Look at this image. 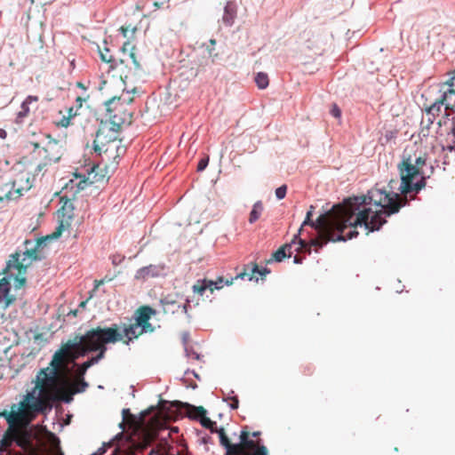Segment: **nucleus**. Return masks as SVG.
Masks as SVG:
<instances>
[{"mask_svg": "<svg viewBox=\"0 0 455 455\" xmlns=\"http://www.w3.org/2000/svg\"><path fill=\"white\" fill-rule=\"evenodd\" d=\"M397 180H391L389 190L372 188L365 196H355L345 200L343 204L333 206L327 213L320 215L316 221L311 220L314 206H310L305 220L297 235H300L303 227L311 226L318 232V237L306 242L298 237L297 252L311 253V247H323L328 242L346 241L358 235L355 228L363 226L369 232L379 230L387 221L382 215L390 216L399 212L406 204V197L393 191Z\"/></svg>", "mask_w": 455, "mask_h": 455, "instance_id": "obj_1", "label": "nucleus"}, {"mask_svg": "<svg viewBox=\"0 0 455 455\" xmlns=\"http://www.w3.org/2000/svg\"><path fill=\"white\" fill-rule=\"evenodd\" d=\"M68 348L65 345L55 352L49 365L40 369L33 379L34 387L17 403L11 405L12 419L31 423L38 415H47L58 403L62 385L68 383Z\"/></svg>", "mask_w": 455, "mask_h": 455, "instance_id": "obj_2", "label": "nucleus"}, {"mask_svg": "<svg viewBox=\"0 0 455 455\" xmlns=\"http://www.w3.org/2000/svg\"><path fill=\"white\" fill-rule=\"evenodd\" d=\"M132 101V97H112L106 101V120L101 122L93 141L94 150L109 154L121 148L118 132L124 125H130L132 121V112L128 108Z\"/></svg>", "mask_w": 455, "mask_h": 455, "instance_id": "obj_3", "label": "nucleus"}, {"mask_svg": "<svg viewBox=\"0 0 455 455\" xmlns=\"http://www.w3.org/2000/svg\"><path fill=\"white\" fill-rule=\"evenodd\" d=\"M427 155L415 151L411 154L406 148L403 152V160L398 164L401 176L399 190L402 194L407 195L411 192H419L426 186V179L421 173L422 167L426 164Z\"/></svg>", "mask_w": 455, "mask_h": 455, "instance_id": "obj_4", "label": "nucleus"}, {"mask_svg": "<svg viewBox=\"0 0 455 455\" xmlns=\"http://www.w3.org/2000/svg\"><path fill=\"white\" fill-rule=\"evenodd\" d=\"M119 327L117 324H113L110 327L101 328L96 327L87 331L84 334V346L81 347V355H85L90 352L98 351L95 356H92L85 363V366L89 368L97 363L100 360L105 357L107 351L106 345L108 343H116L119 341Z\"/></svg>", "mask_w": 455, "mask_h": 455, "instance_id": "obj_5", "label": "nucleus"}, {"mask_svg": "<svg viewBox=\"0 0 455 455\" xmlns=\"http://www.w3.org/2000/svg\"><path fill=\"white\" fill-rule=\"evenodd\" d=\"M48 237L37 239L35 247H28L32 243L28 240L25 241L26 251L22 255L20 252L11 254L9 260L6 263L3 273L8 275L9 277H13L16 283L15 288H21L26 283L27 268L31 265L32 261L40 259L38 255V248L44 243Z\"/></svg>", "mask_w": 455, "mask_h": 455, "instance_id": "obj_6", "label": "nucleus"}, {"mask_svg": "<svg viewBox=\"0 0 455 455\" xmlns=\"http://www.w3.org/2000/svg\"><path fill=\"white\" fill-rule=\"evenodd\" d=\"M28 143L34 148V158L37 161L35 172L41 173L42 176L49 166L58 163L63 156L62 144L48 134L42 133L37 139L29 140Z\"/></svg>", "mask_w": 455, "mask_h": 455, "instance_id": "obj_7", "label": "nucleus"}, {"mask_svg": "<svg viewBox=\"0 0 455 455\" xmlns=\"http://www.w3.org/2000/svg\"><path fill=\"white\" fill-rule=\"evenodd\" d=\"M449 75L450 78L439 84L440 97L426 108L429 115L438 117L443 111V107H444L443 119H447L451 115H454L451 119V135L455 140V70L450 72Z\"/></svg>", "mask_w": 455, "mask_h": 455, "instance_id": "obj_8", "label": "nucleus"}, {"mask_svg": "<svg viewBox=\"0 0 455 455\" xmlns=\"http://www.w3.org/2000/svg\"><path fill=\"white\" fill-rule=\"evenodd\" d=\"M156 315V310L150 306H141L134 312L135 322L131 324H124L122 332L119 331V341L129 345L133 339L144 333H151L155 327L149 323L152 316Z\"/></svg>", "mask_w": 455, "mask_h": 455, "instance_id": "obj_9", "label": "nucleus"}, {"mask_svg": "<svg viewBox=\"0 0 455 455\" xmlns=\"http://www.w3.org/2000/svg\"><path fill=\"white\" fill-rule=\"evenodd\" d=\"M89 369L85 366V363L81 364L76 372V378L71 381L68 378V383L62 385V388L58 397V403H70L73 401L74 395L84 392L88 387V383L84 377Z\"/></svg>", "mask_w": 455, "mask_h": 455, "instance_id": "obj_10", "label": "nucleus"}, {"mask_svg": "<svg viewBox=\"0 0 455 455\" xmlns=\"http://www.w3.org/2000/svg\"><path fill=\"white\" fill-rule=\"evenodd\" d=\"M236 447L232 455H267V450L264 445H258L254 440L250 439V433L247 430H242L240 434L239 443H235Z\"/></svg>", "mask_w": 455, "mask_h": 455, "instance_id": "obj_11", "label": "nucleus"}, {"mask_svg": "<svg viewBox=\"0 0 455 455\" xmlns=\"http://www.w3.org/2000/svg\"><path fill=\"white\" fill-rule=\"evenodd\" d=\"M39 174L40 173H37L35 171L33 173H30L27 171L19 172L15 177L11 180L13 187L12 198L18 199L23 196L24 193L30 190L33 187L35 177Z\"/></svg>", "mask_w": 455, "mask_h": 455, "instance_id": "obj_12", "label": "nucleus"}, {"mask_svg": "<svg viewBox=\"0 0 455 455\" xmlns=\"http://www.w3.org/2000/svg\"><path fill=\"white\" fill-rule=\"evenodd\" d=\"M269 272L270 271L267 268H259L257 263L251 262L245 265L243 267V270L238 273L234 279H244L247 277L249 281L255 280L258 282L259 278L256 276V274H259L261 278H264Z\"/></svg>", "mask_w": 455, "mask_h": 455, "instance_id": "obj_13", "label": "nucleus"}, {"mask_svg": "<svg viewBox=\"0 0 455 455\" xmlns=\"http://www.w3.org/2000/svg\"><path fill=\"white\" fill-rule=\"evenodd\" d=\"M224 279L219 277L217 281H212L207 279L198 280L192 287L195 293L203 295L206 290H209L212 293L214 290H220L223 287Z\"/></svg>", "mask_w": 455, "mask_h": 455, "instance_id": "obj_14", "label": "nucleus"}, {"mask_svg": "<svg viewBox=\"0 0 455 455\" xmlns=\"http://www.w3.org/2000/svg\"><path fill=\"white\" fill-rule=\"evenodd\" d=\"M38 100L39 99L37 96L32 95H29L26 98L20 106V110L17 113L18 122H22L24 118L28 117L31 112H35L38 108Z\"/></svg>", "mask_w": 455, "mask_h": 455, "instance_id": "obj_15", "label": "nucleus"}, {"mask_svg": "<svg viewBox=\"0 0 455 455\" xmlns=\"http://www.w3.org/2000/svg\"><path fill=\"white\" fill-rule=\"evenodd\" d=\"M298 237H299V235H294L291 242L289 243L283 244L277 251H275L272 254V258L268 260V262H271L273 260H275L276 262H281L286 257H288V258L291 257V254H292L291 248L294 244H298Z\"/></svg>", "mask_w": 455, "mask_h": 455, "instance_id": "obj_16", "label": "nucleus"}, {"mask_svg": "<svg viewBox=\"0 0 455 455\" xmlns=\"http://www.w3.org/2000/svg\"><path fill=\"white\" fill-rule=\"evenodd\" d=\"M160 302L161 305L163 306V309L165 314H174L179 311H181L184 314H188V308L190 306L189 300H187L186 303L181 306L178 304L175 300L171 299L169 297L163 298Z\"/></svg>", "mask_w": 455, "mask_h": 455, "instance_id": "obj_17", "label": "nucleus"}, {"mask_svg": "<svg viewBox=\"0 0 455 455\" xmlns=\"http://www.w3.org/2000/svg\"><path fill=\"white\" fill-rule=\"evenodd\" d=\"M303 38V52H314L317 54V51L320 49L318 42L315 38V35L312 30H304L301 34Z\"/></svg>", "mask_w": 455, "mask_h": 455, "instance_id": "obj_18", "label": "nucleus"}, {"mask_svg": "<svg viewBox=\"0 0 455 455\" xmlns=\"http://www.w3.org/2000/svg\"><path fill=\"white\" fill-rule=\"evenodd\" d=\"M65 345V348H68V355L67 356L68 363L74 362L80 355L82 346H84V335L80 336L79 341H71L68 340Z\"/></svg>", "mask_w": 455, "mask_h": 455, "instance_id": "obj_19", "label": "nucleus"}, {"mask_svg": "<svg viewBox=\"0 0 455 455\" xmlns=\"http://www.w3.org/2000/svg\"><path fill=\"white\" fill-rule=\"evenodd\" d=\"M170 406L174 407L176 409H179L180 407H186L188 409L189 417L195 419H200L202 417L206 415V410L202 406L196 407L193 405H189L188 403H182L181 402L179 401L172 402L170 403Z\"/></svg>", "mask_w": 455, "mask_h": 455, "instance_id": "obj_20", "label": "nucleus"}, {"mask_svg": "<svg viewBox=\"0 0 455 455\" xmlns=\"http://www.w3.org/2000/svg\"><path fill=\"white\" fill-rule=\"evenodd\" d=\"M11 284L7 277L0 279V304L4 301V307L13 303L15 298L10 295Z\"/></svg>", "mask_w": 455, "mask_h": 455, "instance_id": "obj_21", "label": "nucleus"}, {"mask_svg": "<svg viewBox=\"0 0 455 455\" xmlns=\"http://www.w3.org/2000/svg\"><path fill=\"white\" fill-rule=\"evenodd\" d=\"M162 271L163 267L156 265H149L140 268L136 272L135 278L138 280H146L151 277H156L160 275Z\"/></svg>", "mask_w": 455, "mask_h": 455, "instance_id": "obj_22", "label": "nucleus"}, {"mask_svg": "<svg viewBox=\"0 0 455 455\" xmlns=\"http://www.w3.org/2000/svg\"><path fill=\"white\" fill-rule=\"evenodd\" d=\"M217 434L219 435L220 445L226 449L225 455H232L236 447H234L235 443H231L230 439L226 435L224 428L220 427L217 431Z\"/></svg>", "mask_w": 455, "mask_h": 455, "instance_id": "obj_23", "label": "nucleus"}, {"mask_svg": "<svg viewBox=\"0 0 455 455\" xmlns=\"http://www.w3.org/2000/svg\"><path fill=\"white\" fill-rule=\"evenodd\" d=\"M12 191L13 187L12 181L0 182V202L4 199L7 200H15L16 198H12Z\"/></svg>", "mask_w": 455, "mask_h": 455, "instance_id": "obj_24", "label": "nucleus"}, {"mask_svg": "<svg viewBox=\"0 0 455 455\" xmlns=\"http://www.w3.org/2000/svg\"><path fill=\"white\" fill-rule=\"evenodd\" d=\"M264 206L261 201H258L253 204L252 210L250 212L249 222L251 224L256 222L261 216Z\"/></svg>", "mask_w": 455, "mask_h": 455, "instance_id": "obj_25", "label": "nucleus"}, {"mask_svg": "<svg viewBox=\"0 0 455 455\" xmlns=\"http://www.w3.org/2000/svg\"><path fill=\"white\" fill-rule=\"evenodd\" d=\"M235 15L236 11L235 7L231 4H227L223 15V22L228 26H231L234 23Z\"/></svg>", "mask_w": 455, "mask_h": 455, "instance_id": "obj_26", "label": "nucleus"}, {"mask_svg": "<svg viewBox=\"0 0 455 455\" xmlns=\"http://www.w3.org/2000/svg\"><path fill=\"white\" fill-rule=\"evenodd\" d=\"M254 81L259 89H266L269 84V78L267 73L259 72L256 74Z\"/></svg>", "mask_w": 455, "mask_h": 455, "instance_id": "obj_27", "label": "nucleus"}, {"mask_svg": "<svg viewBox=\"0 0 455 455\" xmlns=\"http://www.w3.org/2000/svg\"><path fill=\"white\" fill-rule=\"evenodd\" d=\"M73 211H74L73 203L70 200H66L60 209L62 217L67 218V220L72 219L73 218Z\"/></svg>", "mask_w": 455, "mask_h": 455, "instance_id": "obj_28", "label": "nucleus"}, {"mask_svg": "<svg viewBox=\"0 0 455 455\" xmlns=\"http://www.w3.org/2000/svg\"><path fill=\"white\" fill-rule=\"evenodd\" d=\"M100 55L102 61L110 63L111 68H114L116 66L115 60L113 59L112 55L109 52V50L108 48H104L103 50H100Z\"/></svg>", "mask_w": 455, "mask_h": 455, "instance_id": "obj_29", "label": "nucleus"}, {"mask_svg": "<svg viewBox=\"0 0 455 455\" xmlns=\"http://www.w3.org/2000/svg\"><path fill=\"white\" fill-rule=\"evenodd\" d=\"M287 187L286 185H283L275 189V196L277 199H283L286 196Z\"/></svg>", "mask_w": 455, "mask_h": 455, "instance_id": "obj_30", "label": "nucleus"}, {"mask_svg": "<svg viewBox=\"0 0 455 455\" xmlns=\"http://www.w3.org/2000/svg\"><path fill=\"white\" fill-rule=\"evenodd\" d=\"M224 400L226 402L228 401H231V403H229V406L231 409L235 410V409H237L238 408V405H239V400H238V397L236 395H234V396H227L224 398Z\"/></svg>", "mask_w": 455, "mask_h": 455, "instance_id": "obj_31", "label": "nucleus"}, {"mask_svg": "<svg viewBox=\"0 0 455 455\" xmlns=\"http://www.w3.org/2000/svg\"><path fill=\"white\" fill-rule=\"evenodd\" d=\"M200 423L205 428L211 427H212V425H216V422L211 420L209 418L206 417V415L200 419Z\"/></svg>", "mask_w": 455, "mask_h": 455, "instance_id": "obj_32", "label": "nucleus"}, {"mask_svg": "<svg viewBox=\"0 0 455 455\" xmlns=\"http://www.w3.org/2000/svg\"><path fill=\"white\" fill-rule=\"evenodd\" d=\"M68 114H69L68 117V118L64 117L61 121V124L63 126H68L69 124V119L77 115L76 110H74V108H69Z\"/></svg>", "mask_w": 455, "mask_h": 455, "instance_id": "obj_33", "label": "nucleus"}, {"mask_svg": "<svg viewBox=\"0 0 455 455\" xmlns=\"http://www.w3.org/2000/svg\"><path fill=\"white\" fill-rule=\"evenodd\" d=\"M92 182H88L86 179H83L76 183V186L77 187V190H83L88 185H90Z\"/></svg>", "mask_w": 455, "mask_h": 455, "instance_id": "obj_34", "label": "nucleus"}, {"mask_svg": "<svg viewBox=\"0 0 455 455\" xmlns=\"http://www.w3.org/2000/svg\"><path fill=\"white\" fill-rule=\"evenodd\" d=\"M208 163H209L208 157L201 159L197 165V171H199V172L204 171L206 168V166L208 165Z\"/></svg>", "mask_w": 455, "mask_h": 455, "instance_id": "obj_35", "label": "nucleus"}, {"mask_svg": "<svg viewBox=\"0 0 455 455\" xmlns=\"http://www.w3.org/2000/svg\"><path fill=\"white\" fill-rule=\"evenodd\" d=\"M425 117L427 120V126H429L430 124H433L436 119L435 116L429 115L428 110L427 108H426V112H425Z\"/></svg>", "mask_w": 455, "mask_h": 455, "instance_id": "obj_36", "label": "nucleus"}, {"mask_svg": "<svg viewBox=\"0 0 455 455\" xmlns=\"http://www.w3.org/2000/svg\"><path fill=\"white\" fill-rule=\"evenodd\" d=\"M331 113L336 118H339L341 116V111L336 104L332 106Z\"/></svg>", "mask_w": 455, "mask_h": 455, "instance_id": "obj_37", "label": "nucleus"}, {"mask_svg": "<svg viewBox=\"0 0 455 455\" xmlns=\"http://www.w3.org/2000/svg\"><path fill=\"white\" fill-rule=\"evenodd\" d=\"M87 98H88V96H86V97L77 96L76 99V108H80L83 106V102L85 101Z\"/></svg>", "mask_w": 455, "mask_h": 455, "instance_id": "obj_38", "label": "nucleus"}, {"mask_svg": "<svg viewBox=\"0 0 455 455\" xmlns=\"http://www.w3.org/2000/svg\"><path fill=\"white\" fill-rule=\"evenodd\" d=\"M136 449H132L129 451H125L124 450H120V455H135Z\"/></svg>", "mask_w": 455, "mask_h": 455, "instance_id": "obj_39", "label": "nucleus"}, {"mask_svg": "<svg viewBox=\"0 0 455 455\" xmlns=\"http://www.w3.org/2000/svg\"><path fill=\"white\" fill-rule=\"evenodd\" d=\"M106 452V447L105 446H102L100 448H99L94 453H92V455H103L104 453Z\"/></svg>", "mask_w": 455, "mask_h": 455, "instance_id": "obj_40", "label": "nucleus"}, {"mask_svg": "<svg viewBox=\"0 0 455 455\" xmlns=\"http://www.w3.org/2000/svg\"><path fill=\"white\" fill-rule=\"evenodd\" d=\"M62 224H60V226L57 228V230L52 234V237H58L61 234V229H62Z\"/></svg>", "mask_w": 455, "mask_h": 455, "instance_id": "obj_41", "label": "nucleus"}, {"mask_svg": "<svg viewBox=\"0 0 455 455\" xmlns=\"http://www.w3.org/2000/svg\"><path fill=\"white\" fill-rule=\"evenodd\" d=\"M131 59L132 60L133 64L135 65L136 68H140V64L135 59V55L133 52L130 54Z\"/></svg>", "mask_w": 455, "mask_h": 455, "instance_id": "obj_42", "label": "nucleus"}, {"mask_svg": "<svg viewBox=\"0 0 455 455\" xmlns=\"http://www.w3.org/2000/svg\"><path fill=\"white\" fill-rule=\"evenodd\" d=\"M6 132L4 129H0V139L4 140L6 138Z\"/></svg>", "mask_w": 455, "mask_h": 455, "instance_id": "obj_43", "label": "nucleus"}, {"mask_svg": "<svg viewBox=\"0 0 455 455\" xmlns=\"http://www.w3.org/2000/svg\"><path fill=\"white\" fill-rule=\"evenodd\" d=\"M208 429L212 432V433H217V431L220 429L217 427V424L216 425H212V427H208Z\"/></svg>", "mask_w": 455, "mask_h": 455, "instance_id": "obj_44", "label": "nucleus"}, {"mask_svg": "<svg viewBox=\"0 0 455 455\" xmlns=\"http://www.w3.org/2000/svg\"><path fill=\"white\" fill-rule=\"evenodd\" d=\"M294 262L299 264V263H301L302 262V259L300 257H299L298 255H296L294 257Z\"/></svg>", "mask_w": 455, "mask_h": 455, "instance_id": "obj_45", "label": "nucleus"}, {"mask_svg": "<svg viewBox=\"0 0 455 455\" xmlns=\"http://www.w3.org/2000/svg\"><path fill=\"white\" fill-rule=\"evenodd\" d=\"M76 86H77V87H79V88H82V89H84V90H85V89H86V88H85V86L84 85V84H83V83H81V82H77V83H76Z\"/></svg>", "mask_w": 455, "mask_h": 455, "instance_id": "obj_46", "label": "nucleus"}, {"mask_svg": "<svg viewBox=\"0 0 455 455\" xmlns=\"http://www.w3.org/2000/svg\"><path fill=\"white\" fill-rule=\"evenodd\" d=\"M96 287H99L100 285L103 284L105 283V280L102 279V280H100V281H96Z\"/></svg>", "mask_w": 455, "mask_h": 455, "instance_id": "obj_47", "label": "nucleus"}, {"mask_svg": "<svg viewBox=\"0 0 455 455\" xmlns=\"http://www.w3.org/2000/svg\"><path fill=\"white\" fill-rule=\"evenodd\" d=\"M121 30H122V32H123L124 36H126V33H127V28H125L122 27V28H121Z\"/></svg>", "mask_w": 455, "mask_h": 455, "instance_id": "obj_48", "label": "nucleus"}, {"mask_svg": "<svg viewBox=\"0 0 455 455\" xmlns=\"http://www.w3.org/2000/svg\"><path fill=\"white\" fill-rule=\"evenodd\" d=\"M233 280H234V279H231V280H226V281H225V283H226L227 285H230V284H232V283H233Z\"/></svg>", "mask_w": 455, "mask_h": 455, "instance_id": "obj_49", "label": "nucleus"}, {"mask_svg": "<svg viewBox=\"0 0 455 455\" xmlns=\"http://www.w3.org/2000/svg\"><path fill=\"white\" fill-rule=\"evenodd\" d=\"M437 124H438V126H442V124H443V119H439V120L437 121Z\"/></svg>", "mask_w": 455, "mask_h": 455, "instance_id": "obj_50", "label": "nucleus"}, {"mask_svg": "<svg viewBox=\"0 0 455 455\" xmlns=\"http://www.w3.org/2000/svg\"><path fill=\"white\" fill-rule=\"evenodd\" d=\"M211 44L214 45L216 44V41L214 39L210 40Z\"/></svg>", "mask_w": 455, "mask_h": 455, "instance_id": "obj_51", "label": "nucleus"}, {"mask_svg": "<svg viewBox=\"0 0 455 455\" xmlns=\"http://www.w3.org/2000/svg\"><path fill=\"white\" fill-rule=\"evenodd\" d=\"M70 313H71L72 315H77V310H76H76H73V311H71Z\"/></svg>", "mask_w": 455, "mask_h": 455, "instance_id": "obj_52", "label": "nucleus"}, {"mask_svg": "<svg viewBox=\"0 0 455 455\" xmlns=\"http://www.w3.org/2000/svg\"><path fill=\"white\" fill-rule=\"evenodd\" d=\"M85 303H86L85 301H82L79 306L83 307L85 306Z\"/></svg>", "mask_w": 455, "mask_h": 455, "instance_id": "obj_53", "label": "nucleus"}, {"mask_svg": "<svg viewBox=\"0 0 455 455\" xmlns=\"http://www.w3.org/2000/svg\"><path fill=\"white\" fill-rule=\"evenodd\" d=\"M79 338H80V337H76V338H75V340H74V341L78 342V341H79Z\"/></svg>", "mask_w": 455, "mask_h": 455, "instance_id": "obj_54", "label": "nucleus"}, {"mask_svg": "<svg viewBox=\"0 0 455 455\" xmlns=\"http://www.w3.org/2000/svg\"><path fill=\"white\" fill-rule=\"evenodd\" d=\"M258 435H259V433H258V432H254V433L252 434V435H253V436H257Z\"/></svg>", "mask_w": 455, "mask_h": 455, "instance_id": "obj_55", "label": "nucleus"}, {"mask_svg": "<svg viewBox=\"0 0 455 455\" xmlns=\"http://www.w3.org/2000/svg\"><path fill=\"white\" fill-rule=\"evenodd\" d=\"M129 412V410H124V413Z\"/></svg>", "mask_w": 455, "mask_h": 455, "instance_id": "obj_56", "label": "nucleus"}, {"mask_svg": "<svg viewBox=\"0 0 455 455\" xmlns=\"http://www.w3.org/2000/svg\"><path fill=\"white\" fill-rule=\"evenodd\" d=\"M32 3H34V0H31Z\"/></svg>", "mask_w": 455, "mask_h": 455, "instance_id": "obj_57", "label": "nucleus"}]
</instances>
